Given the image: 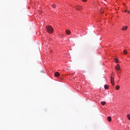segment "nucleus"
<instances>
[{"instance_id":"aec40b11","label":"nucleus","mask_w":130,"mask_h":130,"mask_svg":"<svg viewBox=\"0 0 130 130\" xmlns=\"http://www.w3.org/2000/svg\"><path fill=\"white\" fill-rule=\"evenodd\" d=\"M127 12H128V13H129V11H128Z\"/></svg>"},{"instance_id":"20e7f679","label":"nucleus","mask_w":130,"mask_h":130,"mask_svg":"<svg viewBox=\"0 0 130 130\" xmlns=\"http://www.w3.org/2000/svg\"><path fill=\"white\" fill-rule=\"evenodd\" d=\"M121 30H122V31H125V30H127V26H122Z\"/></svg>"},{"instance_id":"0eeeda50","label":"nucleus","mask_w":130,"mask_h":130,"mask_svg":"<svg viewBox=\"0 0 130 130\" xmlns=\"http://www.w3.org/2000/svg\"><path fill=\"white\" fill-rule=\"evenodd\" d=\"M54 76H55V77H59V73H58V72L55 73V74H54Z\"/></svg>"},{"instance_id":"f3484780","label":"nucleus","mask_w":130,"mask_h":130,"mask_svg":"<svg viewBox=\"0 0 130 130\" xmlns=\"http://www.w3.org/2000/svg\"><path fill=\"white\" fill-rule=\"evenodd\" d=\"M103 13H104V11H101V14H103Z\"/></svg>"},{"instance_id":"2eb2a0df","label":"nucleus","mask_w":130,"mask_h":130,"mask_svg":"<svg viewBox=\"0 0 130 130\" xmlns=\"http://www.w3.org/2000/svg\"><path fill=\"white\" fill-rule=\"evenodd\" d=\"M127 117L128 119H129V120H130V114L127 115Z\"/></svg>"},{"instance_id":"6ab92c4d","label":"nucleus","mask_w":130,"mask_h":130,"mask_svg":"<svg viewBox=\"0 0 130 130\" xmlns=\"http://www.w3.org/2000/svg\"><path fill=\"white\" fill-rule=\"evenodd\" d=\"M42 73H44V71H42Z\"/></svg>"},{"instance_id":"f03ea898","label":"nucleus","mask_w":130,"mask_h":130,"mask_svg":"<svg viewBox=\"0 0 130 130\" xmlns=\"http://www.w3.org/2000/svg\"><path fill=\"white\" fill-rule=\"evenodd\" d=\"M111 83L113 86H114V78L111 77Z\"/></svg>"},{"instance_id":"ddd939ff","label":"nucleus","mask_w":130,"mask_h":130,"mask_svg":"<svg viewBox=\"0 0 130 130\" xmlns=\"http://www.w3.org/2000/svg\"><path fill=\"white\" fill-rule=\"evenodd\" d=\"M115 61L116 63H118V59L117 58L115 59Z\"/></svg>"},{"instance_id":"9b49d317","label":"nucleus","mask_w":130,"mask_h":130,"mask_svg":"<svg viewBox=\"0 0 130 130\" xmlns=\"http://www.w3.org/2000/svg\"><path fill=\"white\" fill-rule=\"evenodd\" d=\"M101 104H102V105H105V104H106V102H101Z\"/></svg>"},{"instance_id":"9d476101","label":"nucleus","mask_w":130,"mask_h":130,"mask_svg":"<svg viewBox=\"0 0 130 130\" xmlns=\"http://www.w3.org/2000/svg\"><path fill=\"white\" fill-rule=\"evenodd\" d=\"M52 7L54 9H55V8H56V5L55 4H53V5H52Z\"/></svg>"},{"instance_id":"dca6fc26","label":"nucleus","mask_w":130,"mask_h":130,"mask_svg":"<svg viewBox=\"0 0 130 130\" xmlns=\"http://www.w3.org/2000/svg\"><path fill=\"white\" fill-rule=\"evenodd\" d=\"M83 2H87V0H82Z\"/></svg>"},{"instance_id":"f257e3e1","label":"nucleus","mask_w":130,"mask_h":130,"mask_svg":"<svg viewBox=\"0 0 130 130\" xmlns=\"http://www.w3.org/2000/svg\"><path fill=\"white\" fill-rule=\"evenodd\" d=\"M46 29L48 33H50V34H51L53 32V28L50 25L47 26Z\"/></svg>"},{"instance_id":"4468645a","label":"nucleus","mask_w":130,"mask_h":130,"mask_svg":"<svg viewBox=\"0 0 130 130\" xmlns=\"http://www.w3.org/2000/svg\"><path fill=\"white\" fill-rule=\"evenodd\" d=\"M104 87H105V89H108V85H105Z\"/></svg>"},{"instance_id":"7ed1b4c3","label":"nucleus","mask_w":130,"mask_h":130,"mask_svg":"<svg viewBox=\"0 0 130 130\" xmlns=\"http://www.w3.org/2000/svg\"><path fill=\"white\" fill-rule=\"evenodd\" d=\"M120 69V66H119V64H117L115 67V70L116 71H119Z\"/></svg>"},{"instance_id":"a211bd4d","label":"nucleus","mask_w":130,"mask_h":130,"mask_svg":"<svg viewBox=\"0 0 130 130\" xmlns=\"http://www.w3.org/2000/svg\"><path fill=\"white\" fill-rule=\"evenodd\" d=\"M126 12H127V11H126V10H125V11H124V12L126 13Z\"/></svg>"},{"instance_id":"f8f14e48","label":"nucleus","mask_w":130,"mask_h":130,"mask_svg":"<svg viewBox=\"0 0 130 130\" xmlns=\"http://www.w3.org/2000/svg\"><path fill=\"white\" fill-rule=\"evenodd\" d=\"M123 52L124 54H127V51H126V50H124Z\"/></svg>"},{"instance_id":"423d86ee","label":"nucleus","mask_w":130,"mask_h":130,"mask_svg":"<svg viewBox=\"0 0 130 130\" xmlns=\"http://www.w3.org/2000/svg\"><path fill=\"white\" fill-rule=\"evenodd\" d=\"M66 34L67 35H70V34H71V31L69 30H66Z\"/></svg>"},{"instance_id":"39448f33","label":"nucleus","mask_w":130,"mask_h":130,"mask_svg":"<svg viewBox=\"0 0 130 130\" xmlns=\"http://www.w3.org/2000/svg\"><path fill=\"white\" fill-rule=\"evenodd\" d=\"M76 10H77V11H81V10H82V7L81 6L76 7Z\"/></svg>"},{"instance_id":"1a4fd4ad","label":"nucleus","mask_w":130,"mask_h":130,"mask_svg":"<svg viewBox=\"0 0 130 130\" xmlns=\"http://www.w3.org/2000/svg\"><path fill=\"white\" fill-rule=\"evenodd\" d=\"M108 121H111V117H110V116H109V117H108Z\"/></svg>"},{"instance_id":"6e6552de","label":"nucleus","mask_w":130,"mask_h":130,"mask_svg":"<svg viewBox=\"0 0 130 130\" xmlns=\"http://www.w3.org/2000/svg\"><path fill=\"white\" fill-rule=\"evenodd\" d=\"M120 87L118 85L116 86V90H119Z\"/></svg>"}]
</instances>
